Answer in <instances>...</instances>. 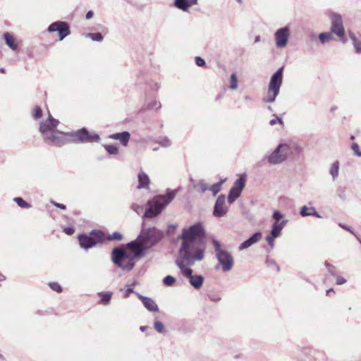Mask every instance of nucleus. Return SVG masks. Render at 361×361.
<instances>
[{
	"label": "nucleus",
	"mask_w": 361,
	"mask_h": 361,
	"mask_svg": "<svg viewBox=\"0 0 361 361\" xmlns=\"http://www.w3.org/2000/svg\"><path fill=\"white\" fill-rule=\"evenodd\" d=\"M319 39L322 44H325L333 39V35L331 32H322L319 34Z\"/></svg>",
	"instance_id": "nucleus-31"
},
{
	"label": "nucleus",
	"mask_w": 361,
	"mask_h": 361,
	"mask_svg": "<svg viewBox=\"0 0 361 361\" xmlns=\"http://www.w3.org/2000/svg\"><path fill=\"white\" fill-rule=\"evenodd\" d=\"M326 266L328 269L329 272H330L332 275H336L335 273V267L328 263L326 264Z\"/></svg>",
	"instance_id": "nucleus-48"
},
{
	"label": "nucleus",
	"mask_w": 361,
	"mask_h": 361,
	"mask_svg": "<svg viewBox=\"0 0 361 361\" xmlns=\"http://www.w3.org/2000/svg\"><path fill=\"white\" fill-rule=\"evenodd\" d=\"M360 243L361 244V239L358 238Z\"/></svg>",
	"instance_id": "nucleus-63"
},
{
	"label": "nucleus",
	"mask_w": 361,
	"mask_h": 361,
	"mask_svg": "<svg viewBox=\"0 0 361 361\" xmlns=\"http://www.w3.org/2000/svg\"><path fill=\"white\" fill-rule=\"evenodd\" d=\"M338 171H339V162L338 161H334L330 169V174L332 176L333 180H335L338 176Z\"/></svg>",
	"instance_id": "nucleus-28"
},
{
	"label": "nucleus",
	"mask_w": 361,
	"mask_h": 361,
	"mask_svg": "<svg viewBox=\"0 0 361 361\" xmlns=\"http://www.w3.org/2000/svg\"><path fill=\"white\" fill-rule=\"evenodd\" d=\"M176 195V190H168L165 195H158L148 202V209H146L144 217L153 218L161 212L163 209L170 202Z\"/></svg>",
	"instance_id": "nucleus-3"
},
{
	"label": "nucleus",
	"mask_w": 361,
	"mask_h": 361,
	"mask_svg": "<svg viewBox=\"0 0 361 361\" xmlns=\"http://www.w3.org/2000/svg\"><path fill=\"white\" fill-rule=\"evenodd\" d=\"M262 238V233L260 232H257L255 234H253L250 238L244 241L243 243H241L239 246L240 250H245L257 242H258Z\"/></svg>",
	"instance_id": "nucleus-19"
},
{
	"label": "nucleus",
	"mask_w": 361,
	"mask_h": 361,
	"mask_svg": "<svg viewBox=\"0 0 361 361\" xmlns=\"http://www.w3.org/2000/svg\"><path fill=\"white\" fill-rule=\"evenodd\" d=\"M112 261L118 267L125 271H130L134 267V260L126 254L123 250L116 247L112 251Z\"/></svg>",
	"instance_id": "nucleus-6"
},
{
	"label": "nucleus",
	"mask_w": 361,
	"mask_h": 361,
	"mask_svg": "<svg viewBox=\"0 0 361 361\" xmlns=\"http://www.w3.org/2000/svg\"><path fill=\"white\" fill-rule=\"evenodd\" d=\"M245 99H250V97H249L248 96H246V97H245Z\"/></svg>",
	"instance_id": "nucleus-62"
},
{
	"label": "nucleus",
	"mask_w": 361,
	"mask_h": 361,
	"mask_svg": "<svg viewBox=\"0 0 361 361\" xmlns=\"http://www.w3.org/2000/svg\"><path fill=\"white\" fill-rule=\"evenodd\" d=\"M340 227H341L342 228L349 231L350 233H352L353 235H355V233H354V231L350 228V227L345 225V224H338Z\"/></svg>",
	"instance_id": "nucleus-47"
},
{
	"label": "nucleus",
	"mask_w": 361,
	"mask_h": 361,
	"mask_svg": "<svg viewBox=\"0 0 361 361\" xmlns=\"http://www.w3.org/2000/svg\"><path fill=\"white\" fill-rule=\"evenodd\" d=\"M348 35L353 42L355 51L357 53H361V41L359 40L355 35L352 32H349Z\"/></svg>",
	"instance_id": "nucleus-24"
},
{
	"label": "nucleus",
	"mask_w": 361,
	"mask_h": 361,
	"mask_svg": "<svg viewBox=\"0 0 361 361\" xmlns=\"http://www.w3.org/2000/svg\"><path fill=\"white\" fill-rule=\"evenodd\" d=\"M80 246L85 250L92 248L104 240V235L102 231H92L89 235L80 234L78 236Z\"/></svg>",
	"instance_id": "nucleus-7"
},
{
	"label": "nucleus",
	"mask_w": 361,
	"mask_h": 361,
	"mask_svg": "<svg viewBox=\"0 0 361 361\" xmlns=\"http://www.w3.org/2000/svg\"><path fill=\"white\" fill-rule=\"evenodd\" d=\"M245 178H243V177H240L238 179H237L235 181L234 185L232 188H233L234 189H235L241 192V191L245 188Z\"/></svg>",
	"instance_id": "nucleus-30"
},
{
	"label": "nucleus",
	"mask_w": 361,
	"mask_h": 361,
	"mask_svg": "<svg viewBox=\"0 0 361 361\" xmlns=\"http://www.w3.org/2000/svg\"><path fill=\"white\" fill-rule=\"evenodd\" d=\"M228 212V207L226 205L225 195H221L218 197L214 207L213 214L216 217H222Z\"/></svg>",
	"instance_id": "nucleus-15"
},
{
	"label": "nucleus",
	"mask_w": 361,
	"mask_h": 361,
	"mask_svg": "<svg viewBox=\"0 0 361 361\" xmlns=\"http://www.w3.org/2000/svg\"><path fill=\"white\" fill-rule=\"evenodd\" d=\"M241 192L233 188L229 191V194L228 195V201L230 204H232L240 195Z\"/></svg>",
	"instance_id": "nucleus-29"
},
{
	"label": "nucleus",
	"mask_w": 361,
	"mask_h": 361,
	"mask_svg": "<svg viewBox=\"0 0 361 361\" xmlns=\"http://www.w3.org/2000/svg\"><path fill=\"white\" fill-rule=\"evenodd\" d=\"M272 218L274 220L271 233L274 236L279 237L281 231L288 223V219L284 217L282 213L278 210H275L273 213Z\"/></svg>",
	"instance_id": "nucleus-12"
},
{
	"label": "nucleus",
	"mask_w": 361,
	"mask_h": 361,
	"mask_svg": "<svg viewBox=\"0 0 361 361\" xmlns=\"http://www.w3.org/2000/svg\"><path fill=\"white\" fill-rule=\"evenodd\" d=\"M359 157H361V154H359Z\"/></svg>",
	"instance_id": "nucleus-64"
},
{
	"label": "nucleus",
	"mask_w": 361,
	"mask_h": 361,
	"mask_svg": "<svg viewBox=\"0 0 361 361\" xmlns=\"http://www.w3.org/2000/svg\"><path fill=\"white\" fill-rule=\"evenodd\" d=\"M73 137L75 141L81 142H99V135L93 132H89L86 128L77 130L73 133Z\"/></svg>",
	"instance_id": "nucleus-11"
},
{
	"label": "nucleus",
	"mask_w": 361,
	"mask_h": 361,
	"mask_svg": "<svg viewBox=\"0 0 361 361\" xmlns=\"http://www.w3.org/2000/svg\"><path fill=\"white\" fill-rule=\"evenodd\" d=\"M158 143L163 147H169L171 145V140L166 137H160Z\"/></svg>",
	"instance_id": "nucleus-35"
},
{
	"label": "nucleus",
	"mask_w": 361,
	"mask_h": 361,
	"mask_svg": "<svg viewBox=\"0 0 361 361\" xmlns=\"http://www.w3.org/2000/svg\"><path fill=\"white\" fill-rule=\"evenodd\" d=\"M138 178V189H147L149 188V176L143 171H140L137 176Z\"/></svg>",
	"instance_id": "nucleus-21"
},
{
	"label": "nucleus",
	"mask_w": 361,
	"mask_h": 361,
	"mask_svg": "<svg viewBox=\"0 0 361 361\" xmlns=\"http://www.w3.org/2000/svg\"><path fill=\"white\" fill-rule=\"evenodd\" d=\"M212 243L214 247L216 258L219 264L221 266V269L224 272L229 271L232 269L234 264V259L231 254L221 247L220 243L215 239H213Z\"/></svg>",
	"instance_id": "nucleus-5"
},
{
	"label": "nucleus",
	"mask_w": 361,
	"mask_h": 361,
	"mask_svg": "<svg viewBox=\"0 0 361 361\" xmlns=\"http://www.w3.org/2000/svg\"><path fill=\"white\" fill-rule=\"evenodd\" d=\"M105 149L110 154H117L118 152V149L116 146L107 145H104Z\"/></svg>",
	"instance_id": "nucleus-37"
},
{
	"label": "nucleus",
	"mask_w": 361,
	"mask_h": 361,
	"mask_svg": "<svg viewBox=\"0 0 361 361\" xmlns=\"http://www.w3.org/2000/svg\"><path fill=\"white\" fill-rule=\"evenodd\" d=\"M133 292V289L132 287L128 286V288L126 290V293L124 294V298H128L130 294Z\"/></svg>",
	"instance_id": "nucleus-51"
},
{
	"label": "nucleus",
	"mask_w": 361,
	"mask_h": 361,
	"mask_svg": "<svg viewBox=\"0 0 361 361\" xmlns=\"http://www.w3.org/2000/svg\"><path fill=\"white\" fill-rule=\"evenodd\" d=\"M261 41V37L259 35H257L255 37L254 43H258Z\"/></svg>",
	"instance_id": "nucleus-55"
},
{
	"label": "nucleus",
	"mask_w": 361,
	"mask_h": 361,
	"mask_svg": "<svg viewBox=\"0 0 361 361\" xmlns=\"http://www.w3.org/2000/svg\"><path fill=\"white\" fill-rule=\"evenodd\" d=\"M99 295L101 297L99 304H102L104 305H107L110 303L111 296H112L111 292L99 293Z\"/></svg>",
	"instance_id": "nucleus-26"
},
{
	"label": "nucleus",
	"mask_w": 361,
	"mask_h": 361,
	"mask_svg": "<svg viewBox=\"0 0 361 361\" xmlns=\"http://www.w3.org/2000/svg\"><path fill=\"white\" fill-rule=\"evenodd\" d=\"M300 215L302 216H314L320 218L319 214L314 207L308 208L307 206H303L300 209Z\"/></svg>",
	"instance_id": "nucleus-23"
},
{
	"label": "nucleus",
	"mask_w": 361,
	"mask_h": 361,
	"mask_svg": "<svg viewBox=\"0 0 361 361\" xmlns=\"http://www.w3.org/2000/svg\"><path fill=\"white\" fill-rule=\"evenodd\" d=\"M290 32L288 26L278 29L274 33L276 47L279 49H283L288 44Z\"/></svg>",
	"instance_id": "nucleus-13"
},
{
	"label": "nucleus",
	"mask_w": 361,
	"mask_h": 361,
	"mask_svg": "<svg viewBox=\"0 0 361 361\" xmlns=\"http://www.w3.org/2000/svg\"><path fill=\"white\" fill-rule=\"evenodd\" d=\"M276 123H279L281 126H283V120L281 118H279V117H276L275 118H273L271 119L270 121H269V124L271 126H274L276 125Z\"/></svg>",
	"instance_id": "nucleus-41"
},
{
	"label": "nucleus",
	"mask_w": 361,
	"mask_h": 361,
	"mask_svg": "<svg viewBox=\"0 0 361 361\" xmlns=\"http://www.w3.org/2000/svg\"><path fill=\"white\" fill-rule=\"evenodd\" d=\"M86 37L90 38L92 41L101 42L103 39V35L99 32L87 33L85 35Z\"/></svg>",
	"instance_id": "nucleus-32"
},
{
	"label": "nucleus",
	"mask_w": 361,
	"mask_h": 361,
	"mask_svg": "<svg viewBox=\"0 0 361 361\" xmlns=\"http://www.w3.org/2000/svg\"><path fill=\"white\" fill-rule=\"evenodd\" d=\"M147 329H148V326H142L140 327V330L142 332L145 331Z\"/></svg>",
	"instance_id": "nucleus-56"
},
{
	"label": "nucleus",
	"mask_w": 361,
	"mask_h": 361,
	"mask_svg": "<svg viewBox=\"0 0 361 361\" xmlns=\"http://www.w3.org/2000/svg\"><path fill=\"white\" fill-rule=\"evenodd\" d=\"M238 87V78L236 73H233L231 75V85L230 88L232 90H236Z\"/></svg>",
	"instance_id": "nucleus-36"
},
{
	"label": "nucleus",
	"mask_w": 361,
	"mask_h": 361,
	"mask_svg": "<svg viewBox=\"0 0 361 361\" xmlns=\"http://www.w3.org/2000/svg\"><path fill=\"white\" fill-rule=\"evenodd\" d=\"M276 238H278V236H274L273 234L271 233L269 235H268L266 237V240H267V243H269V245L271 247H273L274 246V240Z\"/></svg>",
	"instance_id": "nucleus-42"
},
{
	"label": "nucleus",
	"mask_w": 361,
	"mask_h": 361,
	"mask_svg": "<svg viewBox=\"0 0 361 361\" xmlns=\"http://www.w3.org/2000/svg\"><path fill=\"white\" fill-rule=\"evenodd\" d=\"M197 4V0H175L174 1V6L183 11H188L191 6Z\"/></svg>",
	"instance_id": "nucleus-17"
},
{
	"label": "nucleus",
	"mask_w": 361,
	"mask_h": 361,
	"mask_svg": "<svg viewBox=\"0 0 361 361\" xmlns=\"http://www.w3.org/2000/svg\"><path fill=\"white\" fill-rule=\"evenodd\" d=\"M128 247L130 249L135 256L138 257L142 255L143 250L146 249L142 240H139V236L134 241L128 244Z\"/></svg>",
	"instance_id": "nucleus-16"
},
{
	"label": "nucleus",
	"mask_w": 361,
	"mask_h": 361,
	"mask_svg": "<svg viewBox=\"0 0 361 361\" xmlns=\"http://www.w3.org/2000/svg\"><path fill=\"white\" fill-rule=\"evenodd\" d=\"M193 187L197 190L200 191L202 193H204L207 190H209V185L204 180H200L196 183H193Z\"/></svg>",
	"instance_id": "nucleus-25"
},
{
	"label": "nucleus",
	"mask_w": 361,
	"mask_h": 361,
	"mask_svg": "<svg viewBox=\"0 0 361 361\" xmlns=\"http://www.w3.org/2000/svg\"><path fill=\"white\" fill-rule=\"evenodd\" d=\"M54 205L58 207V208H60V209H66V206L63 204H61V203H54Z\"/></svg>",
	"instance_id": "nucleus-52"
},
{
	"label": "nucleus",
	"mask_w": 361,
	"mask_h": 361,
	"mask_svg": "<svg viewBox=\"0 0 361 361\" xmlns=\"http://www.w3.org/2000/svg\"><path fill=\"white\" fill-rule=\"evenodd\" d=\"M346 282V280L342 276H337L336 278V283L338 285H342Z\"/></svg>",
	"instance_id": "nucleus-50"
},
{
	"label": "nucleus",
	"mask_w": 361,
	"mask_h": 361,
	"mask_svg": "<svg viewBox=\"0 0 361 361\" xmlns=\"http://www.w3.org/2000/svg\"><path fill=\"white\" fill-rule=\"evenodd\" d=\"M74 231L75 230L73 227H65L63 228V232L68 235L73 234Z\"/></svg>",
	"instance_id": "nucleus-46"
},
{
	"label": "nucleus",
	"mask_w": 361,
	"mask_h": 361,
	"mask_svg": "<svg viewBox=\"0 0 361 361\" xmlns=\"http://www.w3.org/2000/svg\"><path fill=\"white\" fill-rule=\"evenodd\" d=\"M139 236V240H142L145 247H150L157 243L161 239L160 233L154 228L142 229Z\"/></svg>",
	"instance_id": "nucleus-9"
},
{
	"label": "nucleus",
	"mask_w": 361,
	"mask_h": 361,
	"mask_svg": "<svg viewBox=\"0 0 361 361\" xmlns=\"http://www.w3.org/2000/svg\"><path fill=\"white\" fill-rule=\"evenodd\" d=\"M110 139L118 140L123 146H127L130 137L128 132L124 131L118 133H114L109 136Z\"/></svg>",
	"instance_id": "nucleus-20"
},
{
	"label": "nucleus",
	"mask_w": 361,
	"mask_h": 361,
	"mask_svg": "<svg viewBox=\"0 0 361 361\" xmlns=\"http://www.w3.org/2000/svg\"><path fill=\"white\" fill-rule=\"evenodd\" d=\"M48 32H58L60 40L63 39L70 34L69 27L66 23L57 21L51 23L48 29Z\"/></svg>",
	"instance_id": "nucleus-14"
},
{
	"label": "nucleus",
	"mask_w": 361,
	"mask_h": 361,
	"mask_svg": "<svg viewBox=\"0 0 361 361\" xmlns=\"http://www.w3.org/2000/svg\"><path fill=\"white\" fill-rule=\"evenodd\" d=\"M4 39L6 45L13 51H16L18 49V45L16 44L14 36L10 32L4 33Z\"/></svg>",
	"instance_id": "nucleus-22"
},
{
	"label": "nucleus",
	"mask_w": 361,
	"mask_h": 361,
	"mask_svg": "<svg viewBox=\"0 0 361 361\" xmlns=\"http://www.w3.org/2000/svg\"><path fill=\"white\" fill-rule=\"evenodd\" d=\"M0 72L4 73V69L3 68H0Z\"/></svg>",
	"instance_id": "nucleus-60"
},
{
	"label": "nucleus",
	"mask_w": 361,
	"mask_h": 361,
	"mask_svg": "<svg viewBox=\"0 0 361 361\" xmlns=\"http://www.w3.org/2000/svg\"><path fill=\"white\" fill-rule=\"evenodd\" d=\"M332 291H333V290H332V289H329V290H328L326 291L327 295H329V294L331 292H332Z\"/></svg>",
	"instance_id": "nucleus-59"
},
{
	"label": "nucleus",
	"mask_w": 361,
	"mask_h": 361,
	"mask_svg": "<svg viewBox=\"0 0 361 361\" xmlns=\"http://www.w3.org/2000/svg\"><path fill=\"white\" fill-rule=\"evenodd\" d=\"M331 32L336 35L343 43H345L344 37L345 30L343 27V18L339 13H334L331 16Z\"/></svg>",
	"instance_id": "nucleus-10"
},
{
	"label": "nucleus",
	"mask_w": 361,
	"mask_h": 361,
	"mask_svg": "<svg viewBox=\"0 0 361 361\" xmlns=\"http://www.w3.org/2000/svg\"><path fill=\"white\" fill-rule=\"evenodd\" d=\"M226 181V178L221 180L219 182L213 184L212 186H209V191H211L214 196L221 190L222 184Z\"/></svg>",
	"instance_id": "nucleus-27"
},
{
	"label": "nucleus",
	"mask_w": 361,
	"mask_h": 361,
	"mask_svg": "<svg viewBox=\"0 0 361 361\" xmlns=\"http://www.w3.org/2000/svg\"><path fill=\"white\" fill-rule=\"evenodd\" d=\"M4 280H5V276L3 274H0V282L4 281Z\"/></svg>",
	"instance_id": "nucleus-57"
},
{
	"label": "nucleus",
	"mask_w": 361,
	"mask_h": 361,
	"mask_svg": "<svg viewBox=\"0 0 361 361\" xmlns=\"http://www.w3.org/2000/svg\"><path fill=\"white\" fill-rule=\"evenodd\" d=\"M176 282V279L172 276H166L163 279V283L165 286H171Z\"/></svg>",
	"instance_id": "nucleus-34"
},
{
	"label": "nucleus",
	"mask_w": 361,
	"mask_h": 361,
	"mask_svg": "<svg viewBox=\"0 0 361 361\" xmlns=\"http://www.w3.org/2000/svg\"><path fill=\"white\" fill-rule=\"evenodd\" d=\"M237 1H238L239 4H241V3H242V0H237Z\"/></svg>",
	"instance_id": "nucleus-61"
},
{
	"label": "nucleus",
	"mask_w": 361,
	"mask_h": 361,
	"mask_svg": "<svg viewBox=\"0 0 361 361\" xmlns=\"http://www.w3.org/2000/svg\"><path fill=\"white\" fill-rule=\"evenodd\" d=\"M131 208L137 214H140L142 211V207L137 204H133Z\"/></svg>",
	"instance_id": "nucleus-43"
},
{
	"label": "nucleus",
	"mask_w": 361,
	"mask_h": 361,
	"mask_svg": "<svg viewBox=\"0 0 361 361\" xmlns=\"http://www.w3.org/2000/svg\"><path fill=\"white\" fill-rule=\"evenodd\" d=\"M283 68H279L271 77L266 96L263 98L265 103H273L279 94L283 82Z\"/></svg>",
	"instance_id": "nucleus-4"
},
{
	"label": "nucleus",
	"mask_w": 361,
	"mask_h": 361,
	"mask_svg": "<svg viewBox=\"0 0 361 361\" xmlns=\"http://www.w3.org/2000/svg\"><path fill=\"white\" fill-rule=\"evenodd\" d=\"M154 328L157 332L161 334L164 333L165 331V327L163 323L157 320L154 323Z\"/></svg>",
	"instance_id": "nucleus-38"
},
{
	"label": "nucleus",
	"mask_w": 361,
	"mask_h": 361,
	"mask_svg": "<svg viewBox=\"0 0 361 361\" xmlns=\"http://www.w3.org/2000/svg\"><path fill=\"white\" fill-rule=\"evenodd\" d=\"M289 150L287 144H280L273 152L266 155V159L270 164H279L287 159Z\"/></svg>",
	"instance_id": "nucleus-8"
},
{
	"label": "nucleus",
	"mask_w": 361,
	"mask_h": 361,
	"mask_svg": "<svg viewBox=\"0 0 361 361\" xmlns=\"http://www.w3.org/2000/svg\"><path fill=\"white\" fill-rule=\"evenodd\" d=\"M182 243L176 260V266L185 276L189 278L190 285L196 289L202 286L204 278L201 275H192L190 267L202 261L205 252V231L201 223L184 228L180 237Z\"/></svg>",
	"instance_id": "nucleus-1"
},
{
	"label": "nucleus",
	"mask_w": 361,
	"mask_h": 361,
	"mask_svg": "<svg viewBox=\"0 0 361 361\" xmlns=\"http://www.w3.org/2000/svg\"><path fill=\"white\" fill-rule=\"evenodd\" d=\"M59 123V121L50 115L47 121L41 123L39 130L47 143L58 146L65 143L64 134L56 130Z\"/></svg>",
	"instance_id": "nucleus-2"
},
{
	"label": "nucleus",
	"mask_w": 361,
	"mask_h": 361,
	"mask_svg": "<svg viewBox=\"0 0 361 361\" xmlns=\"http://www.w3.org/2000/svg\"><path fill=\"white\" fill-rule=\"evenodd\" d=\"M195 63L197 66H203L205 64V61L200 56L195 57Z\"/></svg>",
	"instance_id": "nucleus-44"
},
{
	"label": "nucleus",
	"mask_w": 361,
	"mask_h": 361,
	"mask_svg": "<svg viewBox=\"0 0 361 361\" xmlns=\"http://www.w3.org/2000/svg\"><path fill=\"white\" fill-rule=\"evenodd\" d=\"M42 115V112L41 109L39 107L37 106L35 109L34 116L36 118H41Z\"/></svg>",
	"instance_id": "nucleus-45"
},
{
	"label": "nucleus",
	"mask_w": 361,
	"mask_h": 361,
	"mask_svg": "<svg viewBox=\"0 0 361 361\" xmlns=\"http://www.w3.org/2000/svg\"><path fill=\"white\" fill-rule=\"evenodd\" d=\"M109 240H121L123 235L118 232H114L111 235H109L107 238Z\"/></svg>",
	"instance_id": "nucleus-39"
},
{
	"label": "nucleus",
	"mask_w": 361,
	"mask_h": 361,
	"mask_svg": "<svg viewBox=\"0 0 361 361\" xmlns=\"http://www.w3.org/2000/svg\"><path fill=\"white\" fill-rule=\"evenodd\" d=\"M93 16V12L92 11H89L86 13V19H90Z\"/></svg>",
	"instance_id": "nucleus-53"
},
{
	"label": "nucleus",
	"mask_w": 361,
	"mask_h": 361,
	"mask_svg": "<svg viewBox=\"0 0 361 361\" xmlns=\"http://www.w3.org/2000/svg\"><path fill=\"white\" fill-rule=\"evenodd\" d=\"M138 298L142 300L144 306L150 312H157L159 310L156 302L150 298L143 296L139 293H136Z\"/></svg>",
	"instance_id": "nucleus-18"
},
{
	"label": "nucleus",
	"mask_w": 361,
	"mask_h": 361,
	"mask_svg": "<svg viewBox=\"0 0 361 361\" xmlns=\"http://www.w3.org/2000/svg\"><path fill=\"white\" fill-rule=\"evenodd\" d=\"M49 287L53 290L58 293H60L62 291V288L61 286L56 283V282H52L49 284Z\"/></svg>",
	"instance_id": "nucleus-40"
},
{
	"label": "nucleus",
	"mask_w": 361,
	"mask_h": 361,
	"mask_svg": "<svg viewBox=\"0 0 361 361\" xmlns=\"http://www.w3.org/2000/svg\"><path fill=\"white\" fill-rule=\"evenodd\" d=\"M137 284V281H135L133 282V283L132 285H130V286L133 288V286H135Z\"/></svg>",
	"instance_id": "nucleus-58"
},
{
	"label": "nucleus",
	"mask_w": 361,
	"mask_h": 361,
	"mask_svg": "<svg viewBox=\"0 0 361 361\" xmlns=\"http://www.w3.org/2000/svg\"><path fill=\"white\" fill-rule=\"evenodd\" d=\"M14 201L16 202V204L21 208H26L28 209L31 206L30 204H28L27 202H25L23 198L21 197H15Z\"/></svg>",
	"instance_id": "nucleus-33"
},
{
	"label": "nucleus",
	"mask_w": 361,
	"mask_h": 361,
	"mask_svg": "<svg viewBox=\"0 0 361 361\" xmlns=\"http://www.w3.org/2000/svg\"><path fill=\"white\" fill-rule=\"evenodd\" d=\"M352 149L354 151L356 155L359 157V154H361V152L359 151V146L357 144H353L352 146Z\"/></svg>",
	"instance_id": "nucleus-49"
},
{
	"label": "nucleus",
	"mask_w": 361,
	"mask_h": 361,
	"mask_svg": "<svg viewBox=\"0 0 361 361\" xmlns=\"http://www.w3.org/2000/svg\"><path fill=\"white\" fill-rule=\"evenodd\" d=\"M161 107V104L160 102H155L154 104V106H152V108H154V109H159Z\"/></svg>",
	"instance_id": "nucleus-54"
}]
</instances>
